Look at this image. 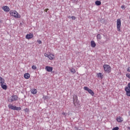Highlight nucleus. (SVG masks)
<instances>
[{
  "label": "nucleus",
  "mask_w": 130,
  "mask_h": 130,
  "mask_svg": "<svg viewBox=\"0 0 130 130\" xmlns=\"http://www.w3.org/2000/svg\"><path fill=\"white\" fill-rule=\"evenodd\" d=\"M95 5H96V6H101V1H96L95 2Z\"/></svg>",
  "instance_id": "nucleus-17"
},
{
  "label": "nucleus",
  "mask_w": 130,
  "mask_h": 130,
  "mask_svg": "<svg viewBox=\"0 0 130 130\" xmlns=\"http://www.w3.org/2000/svg\"><path fill=\"white\" fill-rule=\"evenodd\" d=\"M71 19H72V20H76V18L75 17V16H72Z\"/></svg>",
  "instance_id": "nucleus-29"
},
{
  "label": "nucleus",
  "mask_w": 130,
  "mask_h": 130,
  "mask_svg": "<svg viewBox=\"0 0 130 130\" xmlns=\"http://www.w3.org/2000/svg\"><path fill=\"white\" fill-rule=\"evenodd\" d=\"M24 77L25 78V79H29L30 78V74L25 73L24 75Z\"/></svg>",
  "instance_id": "nucleus-16"
},
{
  "label": "nucleus",
  "mask_w": 130,
  "mask_h": 130,
  "mask_svg": "<svg viewBox=\"0 0 130 130\" xmlns=\"http://www.w3.org/2000/svg\"><path fill=\"white\" fill-rule=\"evenodd\" d=\"M10 14L11 16L14 17V18H17V19H20L21 18L20 14H18V12L15 10L10 11Z\"/></svg>",
  "instance_id": "nucleus-2"
},
{
  "label": "nucleus",
  "mask_w": 130,
  "mask_h": 130,
  "mask_svg": "<svg viewBox=\"0 0 130 130\" xmlns=\"http://www.w3.org/2000/svg\"><path fill=\"white\" fill-rule=\"evenodd\" d=\"M116 120L118 121V122H122V121H123V120H122V117L120 116L118 117Z\"/></svg>",
  "instance_id": "nucleus-14"
},
{
  "label": "nucleus",
  "mask_w": 130,
  "mask_h": 130,
  "mask_svg": "<svg viewBox=\"0 0 130 130\" xmlns=\"http://www.w3.org/2000/svg\"><path fill=\"white\" fill-rule=\"evenodd\" d=\"M31 94H36L37 93V90L36 89H32L31 90Z\"/></svg>",
  "instance_id": "nucleus-19"
},
{
  "label": "nucleus",
  "mask_w": 130,
  "mask_h": 130,
  "mask_svg": "<svg viewBox=\"0 0 130 130\" xmlns=\"http://www.w3.org/2000/svg\"><path fill=\"white\" fill-rule=\"evenodd\" d=\"M125 91L126 92V96H128L129 97H130V88H128L127 86H126L125 87Z\"/></svg>",
  "instance_id": "nucleus-9"
},
{
  "label": "nucleus",
  "mask_w": 130,
  "mask_h": 130,
  "mask_svg": "<svg viewBox=\"0 0 130 130\" xmlns=\"http://www.w3.org/2000/svg\"><path fill=\"white\" fill-rule=\"evenodd\" d=\"M76 130H84V129H80V128H76Z\"/></svg>",
  "instance_id": "nucleus-35"
},
{
  "label": "nucleus",
  "mask_w": 130,
  "mask_h": 130,
  "mask_svg": "<svg viewBox=\"0 0 130 130\" xmlns=\"http://www.w3.org/2000/svg\"><path fill=\"white\" fill-rule=\"evenodd\" d=\"M97 76L98 78H101V79H103V75H102V74L101 73H98Z\"/></svg>",
  "instance_id": "nucleus-20"
},
{
  "label": "nucleus",
  "mask_w": 130,
  "mask_h": 130,
  "mask_svg": "<svg viewBox=\"0 0 130 130\" xmlns=\"http://www.w3.org/2000/svg\"><path fill=\"white\" fill-rule=\"evenodd\" d=\"M121 27V20L120 19L117 20V30L118 32H120V27Z\"/></svg>",
  "instance_id": "nucleus-6"
},
{
  "label": "nucleus",
  "mask_w": 130,
  "mask_h": 130,
  "mask_svg": "<svg viewBox=\"0 0 130 130\" xmlns=\"http://www.w3.org/2000/svg\"><path fill=\"white\" fill-rule=\"evenodd\" d=\"M52 56H53V55H52V54H49L48 57L49 59L51 60L53 59V57Z\"/></svg>",
  "instance_id": "nucleus-22"
},
{
  "label": "nucleus",
  "mask_w": 130,
  "mask_h": 130,
  "mask_svg": "<svg viewBox=\"0 0 130 130\" xmlns=\"http://www.w3.org/2000/svg\"><path fill=\"white\" fill-rule=\"evenodd\" d=\"M34 35L32 34H27L26 35L25 38L26 39H31V38H33Z\"/></svg>",
  "instance_id": "nucleus-13"
},
{
  "label": "nucleus",
  "mask_w": 130,
  "mask_h": 130,
  "mask_svg": "<svg viewBox=\"0 0 130 130\" xmlns=\"http://www.w3.org/2000/svg\"><path fill=\"white\" fill-rule=\"evenodd\" d=\"M17 100H18V96L14 95L10 97L8 101L9 102H14V101H17Z\"/></svg>",
  "instance_id": "nucleus-8"
},
{
  "label": "nucleus",
  "mask_w": 130,
  "mask_h": 130,
  "mask_svg": "<svg viewBox=\"0 0 130 130\" xmlns=\"http://www.w3.org/2000/svg\"><path fill=\"white\" fill-rule=\"evenodd\" d=\"M70 71L71 73H72V74H74L76 73V69L72 68L70 69Z\"/></svg>",
  "instance_id": "nucleus-21"
},
{
  "label": "nucleus",
  "mask_w": 130,
  "mask_h": 130,
  "mask_svg": "<svg viewBox=\"0 0 130 130\" xmlns=\"http://www.w3.org/2000/svg\"><path fill=\"white\" fill-rule=\"evenodd\" d=\"M121 8L122 9H125V6L122 5V6L121 7Z\"/></svg>",
  "instance_id": "nucleus-32"
},
{
  "label": "nucleus",
  "mask_w": 130,
  "mask_h": 130,
  "mask_svg": "<svg viewBox=\"0 0 130 130\" xmlns=\"http://www.w3.org/2000/svg\"><path fill=\"white\" fill-rule=\"evenodd\" d=\"M73 104L75 107L80 106V101L78 100V96L74 95L73 96Z\"/></svg>",
  "instance_id": "nucleus-3"
},
{
  "label": "nucleus",
  "mask_w": 130,
  "mask_h": 130,
  "mask_svg": "<svg viewBox=\"0 0 130 130\" xmlns=\"http://www.w3.org/2000/svg\"><path fill=\"white\" fill-rule=\"evenodd\" d=\"M31 69H32V70H36V69H37V67H36V66L33 65L31 67Z\"/></svg>",
  "instance_id": "nucleus-24"
},
{
  "label": "nucleus",
  "mask_w": 130,
  "mask_h": 130,
  "mask_svg": "<svg viewBox=\"0 0 130 130\" xmlns=\"http://www.w3.org/2000/svg\"><path fill=\"white\" fill-rule=\"evenodd\" d=\"M71 1L75 4H77V3H78V0H71Z\"/></svg>",
  "instance_id": "nucleus-23"
},
{
  "label": "nucleus",
  "mask_w": 130,
  "mask_h": 130,
  "mask_svg": "<svg viewBox=\"0 0 130 130\" xmlns=\"http://www.w3.org/2000/svg\"><path fill=\"white\" fill-rule=\"evenodd\" d=\"M91 47H96V43L94 41H91L90 42Z\"/></svg>",
  "instance_id": "nucleus-15"
},
{
  "label": "nucleus",
  "mask_w": 130,
  "mask_h": 130,
  "mask_svg": "<svg viewBox=\"0 0 130 130\" xmlns=\"http://www.w3.org/2000/svg\"><path fill=\"white\" fill-rule=\"evenodd\" d=\"M49 55L47 53H45V54H44V56H46V57H48Z\"/></svg>",
  "instance_id": "nucleus-31"
},
{
  "label": "nucleus",
  "mask_w": 130,
  "mask_h": 130,
  "mask_svg": "<svg viewBox=\"0 0 130 130\" xmlns=\"http://www.w3.org/2000/svg\"><path fill=\"white\" fill-rule=\"evenodd\" d=\"M38 42L39 44H41L42 43V42L41 41V40H38Z\"/></svg>",
  "instance_id": "nucleus-30"
},
{
  "label": "nucleus",
  "mask_w": 130,
  "mask_h": 130,
  "mask_svg": "<svg viewBox=\"0 0 130 130\" xmlns=\"http://www.w3.org/2000/svg\"><path fill=\"white\" fill-rule=\"evenodd\" d=\"M103 68L104 69V71L108 73V74H109L111 72V67H110V66L108 64H104L103 66Z\"/></svg>",
  "instance_id": "nucleus-4"
},
{
  "label": "nucleus",
  "mask_w": 130,
  "mask_h": 130,
  "mask_svg": "<svg viewBox=\"0 0 130 130\" xmlns=\"http://www.w3.org/2000/svg\"><path fill=\"white\" fill-rule=\"evenodd\" d=\"M3 10H4V12H10V8L7 6H3Z\"/></svg>",
  "instance_id": "nucleus-12"
},
{
  "label": "nucleus",
  "mask_w": 130,
  "mask_h": 130,
  "mask_svg": "<svg viewBox=\"0 0 130 130\" xmlns=\"http://www.w3.org/2000/svg\"><path fill=\"white\" fill-rule=\"evenodd\" d=\"M25 112H29V109L26 108L24 109Z\"/></svg>",
  "instance_id": "nucleus-28"
},
{
  "label": "nucleus",
  "mask_w": 130,
  "mask_h": 130,
  "mask_svg": "<svg viewBox=\"0 0 130 130\" xmlns=\"http://www.w3.org/2000/svg\"><path fill=\"white\" fill-rule=\"evenodd\" d=\"M83 89L85 90V91H87V92H88V93H90L91 96H94V92L91 89H89V87L84 86Z\"/></svg>",
  "instance_id": "nucleus-7"
},
{
  "label": "nucleus",
  "mask_w": 130,
  "mask_h": 130,
  "mask_svg": "<svg viewBox=\"0 0 130 130\" xmlns=\"http://www.w3.org/2000/svg\"><path fill=\"white\" fill-rule=\"evenodd\" d=\"M8 107L9 109H12V110H17V111H19L21 110V107H18L16 106H13V105H9Z\"/></svg>",
  "instance_id": "nucleus-5"
},
{
  "label": "nucleus",
  "mask_w": 130,
  "mask_h": 130,
  "mask_svg": "<svg viewBox=\"0 0 130 130\" xmlns=\"http://www.w3.org/2000/svg\"><path fill=\"white\" fill-rule=\"evenodd\" d=\"M127 72H128V73H130V67H128L127 69Z\"/></svg>",
  "instance_id": "nucleus-26"
},
{
  "label": "nucleus",
  "mask_w": 130,
  "mask_h": 130,
  "mask_svg": "<svg viewBox=\"0 0 130 130\" xmlns=\"http://www.w3.org/2000/svg\"><path fill=\"white\" fill-rule=\"evenodd\" d=\"M118 129H119V127H114L113 129H112V130H118Z\"/></svg>",
  "instance_id": "nucleus-25"
},
{
  "label": "nucleus",
  "mask_w": 130,
  "mask_h": 130,
  "mask_svg": "<svg viewBox=\"0 0 130 130\" xmlns=\"http://www.w3.org/2000/svg\"><path fill=\"white\" fill-rule=\"evenodd\" d=\"M3 83H5V79L0 76V84L2 85Z\"/></svg>",
  "instance_id": "nucleus-18"
},
{
  "label": "nucleus",
  "mask_w": 130,
  "mask_h": 130,
  "mask_svg": "<svg viewBox=\"0 0 130 130\" xmlns=\"http://www.w3.org/2000/svg\"><path fill=\"white\" fill-rule=\"evenodd\" d=\"M96 38L100 44H105L107 41V37L102 34H98Z\"/></svg>",
  "instance_id": "nucleus-1"
},
{
  "label": "nucleus",
  "mask_w": 130,
  "mask_h": 130,
  "mask_svg": "<svg viewBox=\"0 0 130 130\" xmlns=\"http://www.w3.org/2000/svg\"><path fill=\"white\" fill-rule=\"evenodd\" d=\"M62 115H64L65 116L67 115V114L66 113H64V112H63L62 113Z\"/></svg>",
  "instance_id": "nucleus-34"
},
{
  "label": "nucleus",
  "mask_w": 130,
  "mask_h": 130,
  "mask_svg": "<svg viewBox=\"0 0 130 130\" xmlns=\"http://www.w3.org/2000/svg\"><path fill=\"white\" fill-rule=\"evenodd\" d=\"M128 89H130V83H129L128 84H127V86Z\"/></svg>",
  "instance_id": "nucleus-33"
},
{
  "label": "nucleus",
  "mask_w": 130,
  "mask_h": 130,
  "mask_svg": "<svg viewBox=\"0 0 130 130\" xmlns=\"http://www.w3.org/2000/svg\"><path fill=\"white\" fill-rule=\"evenodd\" d=\"M127 129L130 130V127H127Z\"/></svg>",
  "instance_id": "nucleus-37"
},
{
  "label": "nucleus",
  "mask_w": 130,
  "mask_h": 130,
  "mask_svg": "<svg viewBox=\"0 0 130 130\" xmlns=\"http://www.w3.org/2000/svg\"><path fill=\"white\" fill-rule=\"evenodd\" d=\"M49 10V9H46L45 10V11H46V12H47Z\"/></svg>",
  "instance_id": "nucleus-36"
},
{
  "label": "nucleus",
  "mask_w": 130,
  "mask_h": 130,
  "mask_svg": "<svg viewBox=\"0 0 130 130\" xmlns=\"http://www.w3.org/2000/svg\"><path fill=\"white\" fill-rule=\"evenodd\" d=\"M1 87L3 90H7L8 89V86L6 84V83H3L1 84Z\"/></svg>",
  "instance_id": "nucleus-11"
},
{
  "label": "nucleus",
  "mask_w": 130,
  "mask_h": 130,
  "mask_svg": "<svg viewBox=\"0 0 130 130\" xmlns=\"http://www.w3.org/2000/svg\"><path fill=\"white\" fill-rule=\"evenodd\" d=\"M44 99H48V96L47 95H45L43 96Z\"/></svg>",
  "instance_id": "nucleus-27"
},
{
  "label": "nucleus",
  "mask_w": 130,
  "mask_h": 130,
  "mask_svg": "<svg viewBox=\"0 0 130 130\" xmlns=\"http://www.w3.org/2000/svg\"><path fill=\"white\" fill-rule=\"evenodd\" d=\"M45 70L46 71H47V72H52L53 70V68L49 66H46L45 67Z\"/></svg>",
  "instance_id": "nucleus-10"
}]
</instances>
